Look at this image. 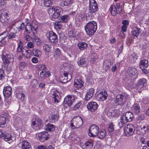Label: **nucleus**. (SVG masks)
Wrapping results in <instances>:
<instances>
[{
    "label": "nucleus",
    "mask_w": 149,
    "mask_h": 149,
    "mask_svg": "<svg viewBox=\"0 0 149 149\" xmlns=\"http://www.w3.org/2000/svg\"><path fill=\"white\" fill-rule=\"evenodd\" d=\"M86 33L89 36L93 35L96 31L97 24L96 22L92 21L87 23L85 27Z\"/></svg>",
    "instance_id": "obj_1"
},
{
    "label": "nucleus",
    "mask_w": 149,
    "mask_h": 149,
    "mask_svg": "<svg viewBox=\"0 0 149 149\" xmlns=\"http://www.w3.org/2000/svg\"><path fill=\"white\" fill-rule=\"evenodd\" d=\"M22 45L23 44L20 41L17 48V52H21L22 55L25 58H29L31 55V50L26 47L22 48Z\"/></svg>",
    "instance_id": "obj_2"
},
{
    "label": "nucleus",
    "mask_w": 149,
    "mask_h": 149,
    "mask_svg": "<svg viewBox=\"0 0 149 149\" xmlns=\"http://www.w3.org/2000/svg\"><path fill=\"white\" fill-rule=\"evenodd\" d=\"M83 120L81 117L79 116L74 117L72 119L70 126L73 129L80 127L83 125Z\"/></svg>",
    "instance_id": "obj_3"
},
{
    "label": "nucleus",
    "mask_w": 149,
    "mask_h": 149,
    "mask_svg": "<svg viewBox=\"0 0 149 149\" xmlns=\"http://www.w3.org/2000/svg\"><path fill=\"white\" fill-rule=\"evenodd\" d=\"M127 97V95L123 93L118 94L114 100L115 105L122 106L125 103Z\"/></svg>",
    "instance_id": "obj_4"
},
{
    "label": "nucleus",
    "mask_w": 149,
    "mask_h": 149,
    "mask_svg": "<svg viewBox=\"0 0 149 149\" xmlns=\"http://www.w3.org/2000/svg\"><path fill=\"white\" fill-rule=\"evenodd\" d=\"M43 125V123L40 118L36 117L33 119L31 127L35 130L40 129Z\"/></svg>",
    "instance_id": "obj_5"
},
{
    "label": "nucleus",
    "mask_w": 149,
    "mask_h": 149,
    "mask_svg": "<svg viewBox=\"0 0 149 149\" xmlns=\"http://www.w3.org/2000/svg\"><path fill=\"white\" fill-rule=\"evenodd\" d=\"M137 70L135 68L130 67L127 71L126 76L128 79L134 80L137 77Z\"/></svg>",
    "instance_id": "obj_6"
},
{
    "label": "nucleus",
    "mask_w": 149,
    "mask_h": 149,
    "mask_svg": "<svg viewBox=\"0 0 149 149\" xmlns=\"http://www.w3.org/2000/svg\"><path fill=\"white\" fill-rule=\"evenodd\" d=\"M124 130L125 135L127 136H130L134 134V128L132 124H129L124 126Z\"/></svg>",
    "instance_id": "obj_7"
},
{
    "label": "nucleus",
    "mask_w": 149,
    "mask_h": 149,
    "mask_svg": "<svg viewBox=\"0 0 149 149\" xmlns=\"http://www.w3.org/2000/svg\"><path fill=\"white\" fill-rule=\"evenodd\" d=\"M88 135L90 137H94L98 135L99 132V128L96 125H92L89 129Z\"/></svg>",
    "instance_id": "obj_8"
},
{
    "label": "nucleus",
    "mask_w": 149,
    "mask_h": 149,
    "mask_svg": "<svg viewBox=\"0 0 149 149\" xmlns=\"http://www.w3.org/2000/svg\"><path fill=\"white\" fill-rule=\"evenodd\" d=\"M38 25L35 23L33 22L31 24L26 25L25 27V31L28 33H30L32 31L33 33H36L38 28Z\"/></svg>",
    "instance_id": "obj_9"
},
{
    "label": "nucleus",
    "mask_w": 149,
    "mask_h": 149,
    "mask_svg": "<svg viewBox=\"0 0 149 149\" xmlns=\"http://www.w3.org/2000/svg\"><path fill=\"white\" fill-rule=\"evenodd\" d=\"M2 59L3 63L7 66L8 63H12L13 61V56L11 54H7L5 55L4 53H3L2 56Z\"/></svg>",
    "instance_id": "obj_10"
},
{
    "label": "nucleus",
    "mask_w": 149,
    "mask_h": 149,
    "mask_svg": "<svg viewBox=\"0 0 149 149\" xmlns=\"http://www.w3.org/2000/svg\"><path fill=\"white\" fill-rule=\"evenodd\" d=\"M46 37L52 43H54L58 40L57 36L55 33L52 31L47 33Z\"/></svg>",
    "instance_id": "obj_11"
},
{
    "label": "nucleus",
    "mask_w": 149,
    "mask_h": 149,
    "mask_svg": "<svg viewBox=\"0 0 149 149\" xmlns=\"http://www.w3.org/2000/svg\"><path fill=\"white\" fill-rule=\"evenodd\" d=\"M8 14L6 10H0V21L2 23H6L8 21Z\"/></svg>",
    "instance_id": "obj_12"
},
{
    "label": "nucleus",
    "mask_w": 149,
    "mask_h": 149,
    "mask_svg": "<svg viewBox=\"0 0 149 149\" xmlns=\"http://www.w3.org/2000/svg\"><path fill=\"white\" fill-rule=\"evenodd\" d=\"M49 11H52L53 13L52 17L54 19L58 18L60 15L62 9L59 7H57L55 8L53 7L49 9Z\"/></svg>",
    "instance_id": "obj_13"
},
{
    "label": "nucleus",
    "mask_w": 149,
    "mask_h": 149,
    "mask_svg": "<svg viewBox=\"0 0 149 149\" xmlns=\"http://www.w3.org/2000/svg\"><path fill=\"white\" fill-rule=\"evenodd\" d=\"M98 9L97 3L94 0H90L89 3L90 13H93L96 12Z\"/></svg>",
    "instance_id": "obj_14"
},
{
    "label": "nucleus",
    "mask_w": 149,
    "mask_h": 149,
    "mask_svg": "<svg viewBox=\"0 0 149 149\" xmlns=\"http://www.w3.org/2000/svg\"><path fill=\"white\" fill-rule=\"evenodd\" d=\"M74 97L72 95H68L66 96L64 99L63 103L65 106H70L74 102Z\"/></svg>",
    "instance_id": "obj_15"
},
{
    "label": "nucleus",
    "mask_w": 149,
    "mask_h": 149,
    "mask_svg": "<svg viewBox=\"0 0 149 149\" xmlns=\"http://www.w3.org/2000/svg\"><path fill=\"white\" fill-rule=\"evenodd\" d=\"M72 79L71 75L68 73L64 72L60 78V80L63 83H66L70 81Z\"/></svg>",
    "instance_id": "obj_16"
},
{
    "label": "nucleus",
    "mask_w": 149,
    "mask_h": 149,
    "mask_svg": "<svg viewBox=\"0 0 149 149\" xmlns=\"http://www.w3.org/2000/svg\"><path fill=\"white\" fill-rule=\"evenodd\" d=\"M88 110L91 111H94L97 109L98 107L97 103L95 102H92L88 103L87 105Z\"/></svg>",
    "instance_id": "obj_17"
},
{
    "label": "nucleus",
    "mask_w": 149,
    "mask_h": 149,
    "mask_svg": "<svg viewBox=\"0 0 149 149\" xmlns=\"http://www.w3.org/2000/svg\"><path fill=\"white\" fill-rule=\"evenodd\" d=\"M12 92L11 88L10 86H7L4 87L3 93L5 98H8L10 96Z\"/></svg>",
    "instance_id": "obj_18"
},
{
    "label": "nucleus",
    "mask_w": 149,
    "mask_h": 149,
    "mask_svg": "<svg viewBox=\"0 0 149 149\" xmlns=\"http://www.w3.org/2000/svg\"><path fill=\"white\" fill-rule=\"evenodd\" d=\"M147 81L145 78H142L139 80L137 85V89L142 88L146 86Z\"/></svg>",
    "instance_id": "obj_19"
},
{
    "label": "nucleus",
    "mask_w": 149,
    "mask_h": 149,
    "mask_svg": "<svg viewBox=\"0 0 149 149\" xmlns=\"http://www.w3.org/2000/svg\"><path fill=\"white\" fill-rule=\"evenodd\" d=\"M95 91V90L93 88H91L89 89L86 93L84 100L86 101H88L90 100L93 96Z\"/></svg>",
    "instance_id": "obj_20"
},
{
    "label": "nucleus",
    "mask_w": 149,
    "mask_h": 149,
    "mask_svg": "<svg viewBox=\"0 0 149 149\" xmlns=\"http://www.w3.org/2000/svg\"><path fill=\"white\" fill-rule=\"evenodd\" d=\"M49 135L47 132H40L38 135L39 138L41 142H44L49 139Z\"/></svg>",
    "instance_id": "obj_21"
},
{
    "label": "nucleus",
    "mask_w": 149,
    "mask_h": 149,
    "mask_svg": "<svg viewBox=\"0 0 149 149\" xmlns=\"http://www.w3.org/2000/svg\"><path fill=\"white\" fill-rule=\"evenodd\" d=\"M108 95L105 91L101 92L97 95L96 97L99 100L103 101L106 100L107 97Z\"/></svg>",
    "instance_id": "obj_22"
},
{
    "label": "nucleus",
    "mask_w": 149,
    "mask_h": 149,
    "mask_svg": "<svg viewBox=\"0 0 149 149\" xmlns=\"http://www.w3.org/2000/svg\"><path fill=\"white\" fill-rule=\"evenodd\" d=\"M84 82L81 78H77L74 81V85L75 87L78 89L84 86Z\"/></svg>",
    "instance_id": "obj_23"
},
{
    "label": "nucleus",
    "mask_w": 149,
    "mask_h": 149,
    "mask_svg": "<svg viewBox=\"0 0 149 149\" xmlns=\"http://www.w3.org/2000/svg\"><path fill=\"white\" fill-rule=\"evenodd\" d=\"M142 31L141 29L137 27H134L132 31V34L133 36L137 37L139 35L141 34Z\"/></svg>",
    "instance_id": "obj_24"
},
{
    "label": "nucleus",
    "mask_w": 149,
    "mask_h": 149,
    "mask_svg": "<svg viewBox=\"0 0 149 149\" xmlns=\"http://www.w3.org/2000/svg\"><path fill=\"white\" fill-rule=\"evenodd\" d=\"M59 92L57 90H56L53 92L52 94V100L54 101L55 102H59V100L60 99L59 96Z\"/></svg>",
    "instance_id": "obj_25"
},
{
    "label": "nucleus",
    "mask_w": 149,
    "mask_h": 149,
    "mask_svg": "<svg viewBox=\"0 0 149 149\" xmlns=\"http://www.w3.org/2000/svg\"><path fill=\"white\" fill-rule=\"evenodd\" d=\"M149 66L148 61L147 60H141L139 63V67L141 69L144 68H148Z\"/></svg>",
    "instance_id": "obj_26"
},
{
    "label": "nucleus",
    "mask_w": 149,
    "mask_h": 149,
    "mask_svg": "<svg viewBox=\"0 0 149 149\" xmlns=\"http://www.w3.org/2000/svg\"><path fill=\"white\" fill-rule=\"evenodd\" d=\"M123 115L125 117V118H126L128 122L131 121L133 119V114L130 112H127Z\"/></svg>",
    "instance_id": "obj_27"
},
{
    "label": "nucleus",
    "mask_w": 149,
    "mask_h": 149,
    "mask_svg": "<svg viewBox=\"0 0 149 149\" xmlns=\"http://www.w3.org/2000/svg\"><path fill=\"white\" fill-rule=\"evenodd\" d=\"M80 146H81L82 148L85 149H90L92 148L93 143L91 142L87 141L84 144H81Z\"/></svg>",
    "instance_id": "obj_28"
},
{
    "label": "nucleus",
    "mask_w": 149,
    "mask_h": 149,
    "mask_svg": "<svg viewBox=\"0 0 149 149\" xmlns=\"http://www.w3.org/2000/svg\"><path fill=\"white\" fill-rule=\"evenodd\" d=\"M140 106L139 104H134L132 108V111L135 114H138L140 111Z\"/></svg>",
    "instance_id": "obj_29"
},
{
    "label": "nucleus",
    "mask_w": 149,
    "mask_h": 149,
    "mask_svg": "<svg viewBox=\"0 0 149 149\" xmlns=\"http://www.w3.org/2000/svg\"><path fill=\"white\" fill-rule=\"evenodd\" d=\"M50 76V72L49 71H45V70H42L40 72V77L44 79Z\"/></svg>",
    "instance_id": "obj_30"
},
{
    "label": "nucleus",
    "mask_w": 149,
    "mask_h": 149,
    "mask_svg": "<svg viewBox=\"0 0 149 149\" xmlns=\"http://www.w3.org/2000/svg\"><path fill=\"white\" fill-rule=\"evenodd\" d=\"M77 62L79 65H83L84 67H86L87 65L85 59L82 57L79 58Z\"/></svg>",
    "instance_id": "obj_31"
},
{
    "label": "nucleus",
    "mask_w": 149,
    "mask_h": 149,
    "mask_svg": "<svg viewBox=\"0 0 149 149\" xmlns=\"http://www.w3.org/2000/svg\"><path fill=\"white\" fill-rule=\"evenodd\" d=\"M79 49L81 50H84L87 47V44L84 42H79L77 44Z\"/></svg>",
    "instance_id": "obj_32"
},
{
    "label": "nucleus",
    "mask_w": 149,
    "mask_h": 149,
    "mask_svg": "<svg viewBox=\"0 0 149 149\" xmlns=\"http://www.w3.org/2000/svg\"><path fill=\"white\" fill-rule=\"evenodd\" d=\"M22 149H31L30 143L26 141L22 142Z\"/></svg>",
    "instance_id": "obj_33"
},
{
    "label": "nucleus",
    "mask_w": 149,
    "mask_h": 149,
    "mask_svg": "<svg viewBox=\"0 0 149 149\" xmlns=\"http://www.w3.org/2000/svg\"><path fill=\"white\" fill-rule=\"evenodd\" d=\"M77 31L74 29H72L69 31L68 36L70 38H73L76 36Z\"/></svg>",
    "instance_id": "obj_34"
},
{
    "label": "nucleus",
    "mask_w": 149,
    "mask_h": 149,
    "mask_svg": "<svg viewBox=\"0 0 149 149\" xmlns=\"http://www.w3.org/2000/svg\"><path fill=\"white\" fill-rule=\"evenodd\" d=\"M70 19V17L68 15H64L61 16L59 19L63 23L68 22Z\"/></svg>",
    "instance_id": "obj_35"
},
{
    "label": "nucleus",
    "mask_w": 149,
    "mask_h": 149,
    "mask_svg": "<svg viewBox=\"0 0 149 149\" xmlns=\"http://www.w3.org/2000/svg\"><path fill=\"white\" fill-rule=\"evenodd\" d=\"M110 10L111 14L113 16H115L116 14H118V12L115 5H111L110 8Z\"/></svg>",
    "instance_id": "obj_36"
},
{
    "label": "nucleus",
    "mask_w": 149,
    "mask_h": 149,
    "mask_svg": "<svg viewBox=\"0 0 149 149\" xmlns=\"http://www.w3.org/2000/svg\"><path fill=\"white\" fill-rule=\"evenodd\" d=\"M112 63L109 60H106L103 63V66L105 67H106V69L108 70V69H109Z\"/></svg>",
    "instance_id": "obj_37"
},
{
    "label": "nucleus",
    "mask_w": 149,
    "mask_h": 149,
    "mask_svg": "<svg viewBox=\"0 0 149 149\" xmlns=\"http://www.w3.org/2000/svg\"><path fill=\"white\" fill-rule=\"evenodd\" d=\"M6 119L5 117L1 116H0V127H3L5 125Z\"/></svg>",
    "instance_id": "obj_38"
},
{
    "label": "nucleus",
    "mask_w": 149,
    "mask_h": 149,
    "mask_svg": "<svg viewBox=\"0 0 149 149\" xmlns=\"http://www.w3.org/2000/svg\"><path fill=\"white\" fill-rule=\"evenodd\" d=\"M32 53L33 55L38 57H40L42 54L41 51L36 49H33L32 51Z\"/></svg>",
    "instance_id": "obj_39"
},
{
    "label": "nucleus",
    "mask_w": 149,
    "mask_h": 149,
    "mask_svg": "<svg viewBox=\"0 0 149 149\" xmlns=\"http://www.w3.org/2000/svg\"><path fill=\"white\" fill-rule=\"evenodd\" d=\"M44 4L45 7H49L51 6L53 3V0H43Z\"/></svg>",
    "instance_id": "obj_40"
},
{
    "label": "nucleus",
    "mask_w": 149,
    "mask_h": 149,
    "mask_svg": "<svg viewBox=\"0 0 149 149\" xmlns=\"http://www.w3.org/2000/svg\"><path fill=\"white\" fill-rule=\"evenodd\" d=\"M73 1V0H65L63 2L61 6L62 7H64L65 6H70L72 3Z\"/></svg>",
    "instance_id": "obj_41"
},
{
    "label": "nucleus",
    "mask_w": 149,
    "mask_h": 149,
    "mask_svg": "<svg viewBox=\"0 0 149 149\" xmlns=\"http://www.w3.org/2000/svg\"><path fill=\"white\" fill-rule=\"evenodd\" d=\"M17 97L19 100L23 101L25 97V95L22 92H19L17 93Z\"/></svg>",
    "instance_id": "obj_42"
},
{
    "label": "nucleus",
    "mask_w": 149,
    "mask_h": 149,
    "mask_svg": "<svg viewBox=\"0 0 149 149\" xmlns=\"http://www.w3.org/2000/svg\"><path fill=\"white\" fill-rule=\"evenodd\" d=\"M51 47L52 46L50 45L45 44L43 46V49L46 52H49L51 51Z\"/></svg>",
    "instance_id": "obj_43"
},
{
    "label": "nucleus",
    "mask_w": 149,
    "mask_h": 149,
    "mask_svg": "<svg viewBox=\"0 0 149 149\" xmlns=\"http://www.w3.org/2000/svg\"><path fill=\"white\" fill-rule=\"evenodd\" d=\"M46 129L49 131H53L55 129L54 125L49 123L46 125Z\"/></svg>",
    "instance_id": "obj_44"
},
{
    "label": "nucleus",
    "mask_w": 149,
    "mask_h": 149,
    "mask_svg": "<svg viewBox=\"0 0 149 149\" xmlns=\"http://www.w3.org/2000/svg\"><path fill=\"white\" fill-rule=\"evenodd\" d=\"M3 136V137L2 138L6 141H7L12 140L11 135L9 134L6 133V134H4Z\"/></svg>",
    "instance_id": "obj_45"
},
{
    "label": "nucleus",
    "mask_w": 149,
    "mask_h": 149,
    "mask_svg": "<svg viewBox=\"0 0 149 149\" xmlns=\"http://www.w3.org/2000/svg\"><path fill=\"white\" fill-rule=\"evenodd\" d=\"M8 34L7 31L4 32L0 35V41H2L6 38Z\"/></svg>",
    "instance_id": "obj_46"
},
{
    "label": "nucleus",
    "mask_w": 149,
    "mask_h": 149,
    "mask_svg": "<svg viewBox=\"0 0 149 149\" xmlns=\"http://www.w3.org/2000/svg\"><path fill=\"white\" fill-rule=\"evenodd\" d=\"M106 134V132L104 130H103L101 131L99 133V134H98L97 135L98 138L100 139L103 138L105 136Z\"/></svg>",
    "instance_id": "obj_47"
},
{
    "label": "nucleus",
    "mask_w": 149,
    "mask_h": 149,
    "mask_svg": "<svg viewBox=\"0 0 149 149\" xmlns=\"http://www.w3.org/2000/svg\"><path fill=\"white\" fill-rule=\"evenodd\" d=\"M63 23L61 20L56 22L54 23L55 26L57 28L60 29L63 25Z\"/></svg>",
    "instance_id": "obj_48"
},
{
    "label": "nucleus",
    "mask_w": 149,
    "mask_h": 149,
    "mask_svg": "<svg viewBox=\"0 0 149 149\" xmlns=\"http://www.w3.org/2000/svg\"><path fill=\"white\" fill-rule=\"evenodd\" d=\"M58 118L59 116L58 114L56 113V114L52 115L50 117V119L55 122V121H57L58 120Z\"/></svg>",
    "instance_id": "obj_49"
},
{
    "label": "nucleus",
    "mask_w": 149,
    "mask_h": 149,
    "mask_svg": "<svg viewBox=\"0 0 149 149\" xmlns=\"http://www.w3.org/2000/svg\"><path fill=\"white\" fill-rule=\"evenodd\" d=\"M10 31L13 33H15V34L19 31L18 27L14 26H13L10 29Z\"/></svg>",
    "instance_id": "obj_50"
},
{
    "label": "nucleus",
    "mask_w": 149,
    "mask_h": 149,
    "mask_svg": "<svg viewBox=\"0 0 149 149\" xmlns=\"http://www.w3.org/2000/svg\"><path fill=\"white\" fill-rule=\"evenodd\" d=\"M108 130L110 132L113 131L114 130V127L112 123H109L108 126Z\"/></svg>",
    "instance_id": "obj_51"
},
{
    "label": "nucleus",
    "mask_w": 149,
    "mask_h": 149,
    "mask_svg": "<svg viewBox=\"0 0 149 149\" xmlns=\"http://www.w3.org/2000/svg\"><path fill=\"white\" fill-rule=\"evenodd\" d=\"M17 37L16 34L15 33L10 32L8 35V38L9 39H13L16 38Z\"/></svg>",
    "instance_id": "obj_52"
},
{
    "label": "nucleus",
    "mask_w": 149,
    "mask_h": 149,
    "mask_svg": "<svg viewBox=\"0 0 149 149\" xmlns=\"http://www.w3.org/2000/svg\"><path fill=\"white\" fill-rule=\"evenodd\" d=\"M31 84L32 86L33 87L35 88L38 85V82L36 79H34L32 80Z\"/></svg>",
    "instance_id": "obj_53"
},
{
    "label": "nucleus",
    "mask_w": 149,
    "mask_h": 149,
    "mask_svg": "<svg viewBox=\"0 0 149 149\" xmlns=\"http://www.w3.org/2000/svg\"><path fill=\"white\" fill-rule=\"evenodd\" d=\"M60 54L61 52L59 49L58 48H57L56 49L55 51L54 57L56 58L58 56H60Z\"/></svg>",
    "instance_id": "obj_54"
},
{
    "label": "nucleus",
    "mask_w": 149,
    "mask_h": 149,
    "mask_svg": "<svg viewBox=\"0 0 149 149\" xmlns=\"http://www.w3.org/2000/svg\"><path fill=\"white\" fill-rule=\"evenodd\" d=\"M96 55V54L95 53L92 54L91 56V58L90 59V62L92 63H94L95 61L96 60V58L94 56Z\"/></svg>",
    "instance_id": "obj_55"
},
{
    "label": "nucleus",
    "mask_w": 149,
    "mask_h": 149,
    "mask_svg": "<svg viewBox=\"0 0 149 149\" xmlns=\"http://www.w3.org/2000/svg\"><path fill=\"white\" fill-rule=\"evenodd\" d=\"M34 40L37 45H39L40 44L41 41L38 37L36 36H35Z\"/></svg>",
    "instance_id": "obj_56"
},
{
    "label": "nucleus",
    "mask_w": 149,
    "mask_h": 149,
    "mask_svg": "<svg viewBox=\"0 0 149 149\" xmlns=\"http://www.w3.org/2000/svg\"><path fill=\"white\" fill-rule=\"evenodd\" d=\"M125 117L123 115L121 117V118L120 119V122L123 124H124L128 122L126 119V118H125Z\"/></svg>",
    "instance_id": "obj_57"
},
{
    "label": "nucleus",
    "mask_w": 149,
    "mask_h": 149,
    "mask_svg": "<svg viewBox=\"0 0 149 149\" xmlns=\"http://www.w3.org/2000/svg\"><path fill=\"white\" fill-rule=\"evenodd\" d=\"M145 118L144 115L142 114H140L139 116L136 117V119L138 120H144Z\"/></svg>",
    "instance_id": "obj_58"
},
{
    "label": "nucleus",
    "mask_w": 149,
    "mask_h": 149,
    "mask_svg": "<svg viewBox=\"0 0 149 149\" xmlns=\"http://www.w3.org/2000/svg\"><path fill=\"white\" fill-rule=\"evenodd\" d=\"M26 66V64L25 62H21L19 64V69L20 70H23L24 68Z\"/></svg>",
    "instance_id": "obj_59"
},
{
    "label": "nucleus",
    "mask_w": 149,
    "mask_h": 149,
    "mask_svg": "<svg viewBox=\"0 0 149 149\" xmlns=\"http://www.w3.org/2000/svg\"><path fill=\"white\" fill-rule=\"evenodd\" d=\"M38 68L40 69V70H46L47 69V67L46 65L44 64H40L38 65Z\"/></svg>",
    "instance_id": "obj_60"
},
{
    "label": "nucleus",
    "mask_w": 149,
    "mask_h": 149,
    "mask_svg": "<svg viewBox=\"0 0 149 149\" xmlns=\"http://www.w3.org/2000/svg\"><path fill=\"white\" fill-rule=\"evenodd\" d=\"M20 31V30L23 29L24 27V24L23 22H22L20 24V26L17 27Z\"/></svg>",
    "instance_id": "obj_61"
},
{
    "label": "nucleus",
    "mask_w": 149,
    "mask_h": 149,
    "mask_svg": "<svg viewBox=\"0 0 149 149\" xmlns=\"http://www.w3.org/2000/svg\"><path fill=\"white\" fill-rule=\"evenodd\" d=\"M81 105V103L80 102H79L76 104L74 107V109L75 110L77 109H78Z\"/></svg>",
    "instance_id": "obj_62"
},
{
    "label": "nucleus",
    "mask_w": 149,
    "mask_h": 149,
    "mask_svg": "<svg viewBox=\"0 0 149 149\" xmlns=\"http://www.w3.org/2000/svg\"><path fill=\"white\" fill-rule=\"evenodd\" d=\"M31 61L33 63H36L38 62V60L37 58L34 57L32 58Z\"/></svg>",
    "instance_id": "obj_63"
},
{
    "label": "nucleus",
    "mask_w": 149,
    "mask_h": 149,
    "mask_svg": "<svg viewBox=\"0 0 149 149\" xmlns=\"http://www.w3.org/2000/svg\"><path fill=\"white\" fill-rule=\"evenodd\" d=\"M37 149H46V147L44 145H40L37 147Z\"/></svg>",
    "instance_id": "obj_64"
}]
</instances>
